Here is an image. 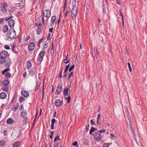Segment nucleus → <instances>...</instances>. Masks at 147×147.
<instances>
[{"instance_id":"4","label":"nucleus","mask_w":147,"mask_h":147,"mask_svg":"<svg viewBox=\"0 0 147 147\" xmlns=\"http://www.w3.org/2000/svg\"><path fill=\"white\" fill-rule=\"evenodd\" d=\"M94 138L97 141H99L101 139V136L100 133L97 132L93 134Z\"/></svg>"},{"instance_id":"38","label":"nucleus","mask_w":147,"mask_h":147,"mask_svg":"<svg viewBox=\"0 0 147 147\" xmlns=\"http://www.w3.org/2000/svg\"><path fill=\"white\" fill-rule=\"evenodd\" d=\"M9 70V69H6L4 70L2 72V74L3 75H4L5 73H6L7 71Z\"/></svg>"},{"instance_id":"25","label":"nucleus","mask_w":147,"mask_h":147,"mask_svg":"<svg viewBox=\"0 0 147 147\" xmlns=\"http://www.w3.org/2000/svg\"><path fill=\"white\" fill-rule=\"evenodd\" d=\"M56 17L54 16H52L51 18V22L53 24H54L56 20Z\"/></svg>"},{"instance_id":"60","label":"nucleus","mask_w":147,"mask_h":147,"mask_svg":"<svg viewBox=\"0 0 147 147\" xmlns=\"http://www.w3.org/2000/svg\"><path fill=\"white\" fill-rule=\"evenodd\" d=\"M89 5L88 4H87L86 5V8L87 9V11H89Z\"/></svg>"},{"instance_id":"21","label":"nucleus","mask_w":147,"mask_h":147,"mask_svg":"<svg viewBox=\"0 0 147 147\" xmlns=\"http://www.w3.org/2000/svg\"><path fill=\"white\" fill-rule=\"evenodd\" d=\"M32 66V64L29 61H28L27 63V67L28 68V69H29Z\"/></svg>"},{"instance_id":"46","label":"nucleus","mask_w":147,"mask_h":147,"mask_svg":"<svg viewBox=\"0 0 147 147\" xmlns=\"http://www.w3.org/2000/svg\"><path fill=\"white\" fill-rule=\"evenodd\" d=\"M74 65H73L71 66L69 69V72H71V71L72 70V69L74 68Z\"/></svg>"},{"instance_id":"45","label":"nucleus","mask_w":147,"mask_h":147,"mask_svg":"<svg viewBox=\"0 0 147 147\" xmlns=\"http://www.w3.org/2000/svg\"><path fill=\"white\" fill-rule=\"evenodd\" d=\"M39 88V84H38L37 83V85L36 86V88L35 90V91L36 92H37Z\"/></svg>"},{"instance_id":"8","label":"nucleus","mask_w":147,"mask_h":147,"mask_svg":"<svg viewBox=\"0 0 147 147\" xmlns=\"http://www.w3.org/2000/svg\"><path fill=\"white\" fill-rule=\"evenodd\" d=\"M35 45L34 42H32L28 45V48L29 51H32L34 48Z\"/></svg>"},{"instance_id":"36","label":"nucleus","mask_w":147,"mask_h":147,"mask_svg":"<svg viewBox=\"0 0 147 147\" xmlns=\"http://www.w3.org/2000/svg\"><path fill=\"white\" fill-rule=\"evenodd\" d=\"M24 119L23 120V121L24 123H26L27 121L29 119L28 117L24 118Z\"/></svg>"},{"instance_id":"14","label":"nucleus","mask_w":147,"mask_h":147,"mask_svg":"<svg viewBox=\"0 0 147 147\" xmlns=\"http://www.w3.org/2000/svg\"><path fill=\"white\" fill-rule=\"evenodd\" d=\"M6 97V94L4 92H3L0 94V98L1 99L5 98Z\"/></svg>"},{"instance_id":"42","label":"nucleus","mask_w":147,"mask_h":147,"mask_svg":"<svg viewBox=\"0 0 147 147\" xmlns=\"http://www.w3.org/2000/svg\"><path fill=\"white\" fill-rule=\"evenodd\" d=\"M110 144V143L104 144L103 145V147H108Z\"/></svg>"},{"instance_id":"64","label":"nucleus","mask_w":147,"mask_h":147,"mask_svg":"<svg viewBox=\"0 0 147 147\" xmlns=\"http://www.w3.org/2000/svg\"><path fill=\"white\" fill-rule=\"evenodd\" d=\"M54 147H58L59 144L58 143H55L54 145Z\"/></svg>"},{"instance_id":"11","label":"nucleus","mask_w":147,"mask_h":147,"mask_svg":"<svg viewBox=\"0 0 147 147\" xmlns=\"http://www.w3.org/2000/svg\"><path fill=\"white\" fill-rule=\"evenodd\" d=\"M15 24L14 21L13 20H11L8 22L9 26L10 27H13L14 26Z\"/></svg>"},{"instance_id":"57","label":"nucleus","mask_w":147,"mask_h":147,"mask_svg":"<svg viewBox=\"0 0 147 147\" xmlns=\"http://www.w3.org/2000/svg\"><path fill=\"white\" fill-rule=\"evenodd\" d=\"M119 12H120V15L121 16V17H122V19H123V14L122 13L121 11V9H120L119 10Z\"/></svg>"},{"instance_id":"15","label":"nucleus","mask_w":147,"mask_h":147,"mask_svg":"<svg viewBox=\"0 0 147 147\" xmlns=\"http://www.w3.org/2000/svg\"><path fill=\"white\" fill-rule=\"evenodd\" d=\"M8 29V27L7 25H5L2 28V31L4 32H6Z\"/></svg>"},{"instance_id":"47","label":"nucleus","mask_w":147,"mask_h":147,"mask_svg":"<svg viewBox=\"0 0 147 147\" xmlns=\"http://www.w3.org/2000/svg\"><path fill=\"white\" fill-rule=\"evenodd\" d=\"M53 131H51V135L49 136V137L51 139L53 138Z\"/></svg>"},{"instance_id":"59","label":"nucleus","mask_w":147,"mask_h":147,"mask_svg":"<svg viewBox=\"0 0 147 147\" xmlns=\"http://www.w3.org/2000/svg\"><path fill=\"white\" fill-rule=\"evenodd\" d=\"M50 36H51V34H49L48 35V36L47 37V40H49L50 39Z\"/></svg>"},{"instance_id":"1","label":"nucleus","mask_w":147,"mask_h":147,"mask_svg":"<svg viewBox=\"0 0 147 147\" xmlns=\"http://www.w3.org/2000/svg\"><path fill=\"white\" fill-rule=\"evenodd\" d=\"M16 35V32L14 29H10L7 34V38L11 39L15 38Z\"/></svg>"},{"instance_id":"35","label":"nucleus","mask_w":147,"mask_h":147,"mask_svg":"<svg viewBox=\"0 0 147 147\" xmlns=\"http://www.w3.org/2000/svg\"><path fill=\"white\" fill-rule=\"evenodd\" d=\"M125 111L126 112V114L127 115V116L128 117L129 115V113L127 107H126L125 108Z\"/></svg>"},{"instance_id":"52","label":"nucleus","mask_w":147,"mask_h":147,"mask_svg":"<svg viewBox=\"0 0 147 147\" xmlns=\"http://www.w3.org/2000/svg\"><path fill=\"white\" fill-rule=\"evenodd\" d=\"M24 99V98L23 97H21L20 98L19 100L20 102H21Z\"/></svg>"},{"instance_id":"40","label":"nucleus","mask_w":147,"mask_h":147,"mask_svg":"<svg viewBox=\"0 0 147 147\" xmlns=\"http://www.w3.org/2000/svg\"><path fill=\"white\" fill-rule=\"evenodd\" d=\"M5 76L6 77H10L11 76V75L9 73L7 72L5 74Z\"/></svg>"},{"instance_id":"28","label":"nucleus","mask_w":147,"mask_h":147,"mask_svg":"<svg viewBox=\"0 0 147 147\" xmlns=\"http://www.w3.org/2000/svg\"><path fill=\"white\" fill-rule=\"evenodd\" d=\"M37 33L38 34H39L41 32V29L40 28H38L36 30Z\"/></svg>"},{"instance_id":"24","label":"nucleus","mask_w":147,"mask_h":147,"mask_svg":"<svg viewBox=\"0 0 147 147\" xmlns=\"http://www.w3.org/2000/svg\"><path fill=\"white\" fill-rule=\"evenodd\" d=\"M45 54V52L44 51H41L39 54V56L40 57H43Z\"/></svg>"},{"instance_id":"9","label":"nucleus","mask_w":147,"mask_h":147,"mask_svg":"<svg viewBox=\"0 0 147 147\" xmlns=\"http://www.w3.org/2000/svg\"><path fill=\"white\" fill-rule=\"evenodd\" d=\"M62 102V101L60 99H58L55 101V104L56 106L57 107H59L61 106Z\"/></svg>"},{"instance_id":"18","label":"nucleus","mask_w":147,"mask_h":147,"mask_svg":"<svg viewBox=\"0 0 147 147\" xmlns=\"http://www.w3.org/2000/svg\"><path fill=\"white\" fill-rule=\"evenodd\" d=\"M5 64L6 66L9 67L11 65V62L9 60H7L5 62Z\"/></svg>"},{"instance_id":"53","label":"nucleus","mask_w":147,"mask_h":147,"mask_svg":"<svg viewBox=\"0 0 147 147\" xmlns=\"http://www.w3.org/2000/svg\"><path fill=\"white\" fill-rule=\"evenodd\" d=\"M12 17H13L12 16H11L10 17H6V18H5V20L6 21H8L10 19L12 18Z\"/></svg>"},{"instance_id":"62","label":"nucleus","mask_w":147,"mask_h":147,"mask_svg":"<svg viewBox=\"0 0 147 147\" xmlns=\"http://www.w3.org/2000/svg\"><path fill=\"white\" fill-rule=\"evenodd\" d=\"M90 122L91 124L92 125H93L95 124L94 121L92 119H91Z\"/></svg>"},{"instance_id":"22","label":"nucleus","mask_w":147,"mask_h":147,"mask_svg":"<svg viewBox=\"0 0 147 147\" xmlns=\"http://www.w3.org/2000/svg\"><path fill=\"white\" fill-rule=\"evenodd\" d=\"M48 44L45 43L43 45V50H46L48 47Z\"/></svg>"},{"instance_id":"58","label":"nucleus","mask_w":147,"mask_h":147,"mask_svg":"<svg viewBox=\"0 0 147 147\" xmlns=\"http://www.w3.org/2000/svg\"><path fill=\"white\" fill-rule=\"evenodd\" d=\"M41 25H42L41 24H38L37 23H35L34 24V26H41Z\"/></svg>"},{"instance_id":"41","label":"nucleus","mask_w":147,"mask_h":147,"mask_svg":"<svg viewBox=\"0 0 147 147\" xmlns=\"http://www.w3.org/2000/svg\"><path fill=\"white\" fill-rule=\"evenodd\" d=\"M70 96H69V95H68V97L66 98V99L67 100V102L68 103H69L70 102Z\"/></svg>"},{"instance_id":"32","label":"nucleus","mask_w":147,"mask_h":147,"mask_svg":"<svg viewBox=\"0 0 147 147\" xmlns=\"http://www.w3.org/2000/svg\"><path fill=\"white\" fill-rule=\"evenodd\" d=\"M5 144V141H0V146H3Z\"/></svg>"},{"instance_id":"19","label":"nucleus","mask_w":147,"mask_h":147,"mask_svg":"<svg viewBox=\"0 0 147 147\" xmlns=\"http://www.w3.org/2000/svg\"><path fill=\"white\" fill-rule=\"evenodd\" d=\"M6 122L8 124H11L13 122V120L12 119L9 118L7 120Z\"/></svg>"},{"instance_id":"30","label":"nucleus","mask_w":147,"mask_h":147,"mask_svg":"<svg viewBox=\"0 0 147 147\" xmlns=\"http://www.w3.org/2000/svg\"><path fill=\"white\" fill-rule=\"evenodd\" d=\"M3 90L5 91H7L8 89V87L7 86H4L2 88Z\"/></svg>"},{"instance_id":"48","label":"nucleus","mask_w":147,"mask_h":147,"mask_svg":"<svg viewBox=\"0 0 147 147\" xmlns=\"http://www.w3.org/2000/svg\"><path fill=\"white\" fill-rule=\"evenodd\" d=\"M135 133H133V136L134 137V139L136 141V142L137 143V139H136V135L135 134Z\"/></svg>"},{"instance_id":"63","label":"nucleus","mask_w":147,"mask_h":147,"mask_svg":"<svg viewBox=\"0 0 147 147\" xmlns=\"http://www.w3.org/2000/svg\"><path fill=\"white\" fill-rule=\"evenodd\" d=\"M30 38V36H28L26 38L25 40V41H27Z\"/></svg>"},{"instance_id":"44","label":"nucleus","mask_w":147,"mask_h":147,"mask_svg":"<svg viewBox=\"0 0 147 147\" xmlns=\"http://www.w3.org/2000/svg\"><path fill=\"white\" fill-rule=\"evenodd\" d=\"M43 59V57H39L38 59V61L39 62H40L42 61Z\"/></svg>"},{"instance_id":"20","label":"nucleus","mask_w":147,"mask_h":147,"mask_svg":"<svg viewBox=\"0 0 147 147\" xmlns=\"http://www.w3.org/2000/svg\"><path fill=\"white\" fill-rule=\"evenodd\" d=\"M72 6H78V1L77 2L78 4L76 3V0H72Z\"/></svg>"},{"instance_id":"33","label":"nucleus","mask_w":147,"mask_h":147,"mask_svg":"<svg viewBox=\"0 0 147 147\" xmlns=\"http://www.w3.org/2000/svg\"><path fill=\"white\" fill-rule=\"evenodd\" d=\"M60 140L59 137V136H57L55 138L54 140V142H55L56 141H58Z\"/></svg>"},{"instance_id":"56","label":"nucleus","mask_w":147,"mask_h":147,"mask_svg":"<svg viewBox=\"0 0 147 147\" xmlns=\"http://www.w3.org/2000/svg\"><path fill=\"white\" fill-rule=\"evenodd\" d=\"M105 129L103 130H99L98 131L100 132V133H104L105 132Z\"/></svg>"},{"instance_id":"23","label":"nucleus","mask_w":147,"mask_h":147,"mask_svg":"<svg viewBox=\"0 0 147 147\" xmlns=\"http://www.w3.org/2000/svg\"><path fill=\"white\" fill-rule=\"evenodd\" d=\"M106 6L105 5V4H104V3H103V13L104 14H105L106 13Z\"/></svg>"},{"instance_id":"2","label":"nucleus","mask_w":147,"mask_h":147,"mask_svg":"<svg viewBox=\"0 0 147 147\" xmlns=\"http://www.w3.org/2000/svg\"><path fill=\"white\" fill-rule=\"evenodd\" d=\"M8 53L6 51H2L0 53V63H3L5 61V58L7 56Z\"/></svg>"},{"instance_id":"49","label":"nucleus","mask_w":147,"mask_h":147,"mask_svg":"<svg viewBox=\"0 0 147 147\" xmlns=\"http://www.w3.org/2000/svg\"><path fill=\"white\" fill-rule=\"evenodd\" d=\"M99 119H100V117H98L97 118V121H96V123H97V124H98L99 125H100L99 121Z\"/></svg>"},{"instance_id":"7","label":"nucleus","mask_w":147,"mask_h":147,"mask_svg":"<svg viewBox=\"0 0 147 147\" xmlns=\"http://www.w3.org/2000/svg\"><path fill=\"white\" fill-rule=\"evenodd\" d=\"M62 86L61 85H58L57 87L55 93L57 94H59L62 91Z\"/></svg>"},{"instance_id":"51","label":"nucleus","mask_w":147,"mask_h":147,"mask_svg":"<svg viewBox=\"0 0 147 147\" xmlns=\"http://www.w3.org/2000/svg\"><path fill=\"white\" fill-rule=\"evenodd\" d=\"M73 74V72H71L69 74L68 77H69V78L71 77V76H72Z\"/></svg>"},{"instance_id":"27","label":"nucleus","mask_w":147,"mask_h":147,"mask_svg":"<svg viewBox=\"0 0 147 147\" xmlns=\"http://www.w3.org/2000/svg\"><path fill=\"white\" fill-rule=\"evenodd\" d=\"M19 145V142H16L14 143L13 145V147H17Z\"/></svg>"},{"instance_id":"55","label":"nucleus","mask_w":147,"mask_h":147,"mask_svg":"<svg viewBox=\"0 0 147 147\" xmlns=\"http://www.w3.org/2000/svg\"><path fill=\"white\" fill-rule=\"evenodd\" d=\"M5 48L6 49H10V47L8 45H6L5 46Z\"/></svg>"},{"instance_id":"26","label":"nucleus","mask_w":147,"mask_h":147,"mask_svg":"<svg viewBox=\"0 0 147 147\" xmlns=\"http://www.w3.org/2000/svg\"><path fill=\"white\" fill-rule=\"evenodd\" d=\"M96 130L95 128H94L93 127H92L90 129L89 131V133L90 134H91L92 132Z\"/></svg>"},{"instance_id":"37","label":"nucleus","mask_w":147,"mask_h":147,"mask_svg":"<svg viewBox=\"0 0 147 147\" xmlns=\"http://www.w3.org/2000/svg\"><path fill=\"white\" fill-rule=\"evenodd\" d=\"M94 53L95 56L97 57V55H98V52L97 49H96L95 51H94Z\"/></svg>"},{"instance_id":"13","label":"nucleus","mask_w":147,"mask_h":147,"mask_svg":"<svg viewBox=\"0 0 147 147\" xmlns=\"http://www.w3.org/2000/svg\"><path fill=\"white\" fill-rule=\"evenodd\" d=\"M69 89L68 88H65L63 90V92L64 93V95L65 96H67L68 95V94L69 93V92H70L69 91Z\"/></svg>"},{"instance_id":"54","label":"nucleus","mask_w":147,"mask_h":147,"mask_svg":"<svg viewBox=\"0 0 147 147\" xmlns=\"http://www.w3.org/2000/svg\"><path fill=\"white\" fill-rule=\"evenodd\" d=\"M78 142L77 141H75L73 144L72 145L74 146H76Z\"/></svg>"},{"instance_id":"61","label":"nucleus","mask_w":147,"mask_h":147,"mask_svg":"<svg viewBox=\"0 0 147 147\" xmlns=\"http://www.w3.org/2000/svg\"><path fill=\"white\" fill-rule=\"evenodd\" d=\"M22 109H23L24 110L23 105H22L21 106V107H20L19 108V109L20 110H21Z\"/></svg>"},{"instance_id":"16","label":"nucleus","mask_w":147,"mask_h":147,"mask_svg":"<svg viewBox=\"0 0 147 147\" xmlns=\"http://www.w3.org/2000/svg\"><path fill=\"white\" fill-rule=\"evenodd\" d=\"M2 83L4 86H7V85L8 84L9 82L7 79V80H5L3 81L2 82Z\"/></svg>"},{"instance_id":"17","label":"nucleus","mask_w":147,"mask_h":147,"mask_svg":"<svg viewBox=\"0 0 147 147\" xmlns=\"http://www.w3.org/2000/svg\"><path fill=\"white\" fill-rule=\"evenodd\" d=\"M18 103H17L16 105L13 108H12V109L13 111L14 112L16 111L18 109Z\"/></svg>"},{"instance_id":"34","label":"nucleus","mask_w":147,"mask_h":147,"mask_svg":"<svg viewBox=\"0 0 147 147\" xmlns=\"http://www.w3.org/2000/svg\"><path fill=\"white\" fill-rule=\"evenodd\" d=\"M127 64L128 65L129 71L131 72L132 71V69L131 66L129 62H128Z\"/></svg>"},{"instance_id":"12","label":"nucleus","mask_w":147,"mask_h":147,"mask_svg":"<svg viewBox=\"0 0 147 147\" xmlns=\"http://www.w3.org/2000/svg\"><path fill=\"white\" fill-rule=\"evenodd\" d=\"M27 115V113L26 111L24 110L22 112H21V116L22 117H26Z\"/></svg>"},{"instance_id":"39","label":"nucleus","mask_w":147,"mask_h":147,"mask_svg":"<svg viewBox=\"0 0 147 147\" xmlns=\"http://www.w3.org/2000/svg\"><path fill=\"white\" fill-rule=\"evenodd\" d=\"M130 126L131 131L132 133H135V131L132 127V126L131 124H130Z\"/></svg>"},{"instance_id":"5","label":"nucleus","mask_w":147,"mask_h":147,"mask_svg":"<svg viewBox=\"0 0 147 147\" xmlns=\"http://www.w3.org/2000/svg\"><path fill=\"white\" fill-rule=\"evenodd\" d=\"M7 5L6 3H2L1 6L2 11L4 13H5L7 11Z\"/></svg>"},{"instance_id":"50","label":"nucleus","mask_w":147,"mask_h":147,"mask_svg":"<svg viewBox=\"0 0 147 147\" xmlns=\"http://www.w3.org/2000/svg\"><path fill=\"white\" fill-rule=\"evenodd\" d=\"M56 120L55 119H53L51 121V124H54V123L55 122Z\"/></svg>"},{"instance_id":"29","label":"nucleus","mask_w":147,"mask_h":147,"mask_svg":"<svg viewBox=\"0 0 147 147\" xmlns=\"http://www.w3.org/2000/svg\"><path fill=\"white\" fill-rule=\"evenodd\" d=\"M69 64L67 65L66 67H65V69L64 73L65 74L67 71L68 69V68H69Z\"/></svg>"},{"instance_id":"43","label":"nucleus","mask_w":147,"mask_h":147,"mask_svg":"<svg viewBox=\"0 0 147 147\" xmlns=\"http://www.w3.org/2000/svg\"><path fill=\"white\" fill-rule=\"evenodd\" d=\"M89 127V124H88L86 125L85 129L86 131H88Z\"/></svg>"},{"instance_id":"6","label":"nucleus","mask_w":147,"mask_h":147,"mask_svg":"<svg viewBox=\"0 0 147 147\" xmlns=\"http://www.w3.org/2000/svg\"><path fill=\"white\" fill-rule=\"evenodd\" d=\"M50 11L48 9L45 10L44 12L42 14L44 15V17H45V18L47 19L48 17H50Z\"/></svg>"},{"instance_id":"3","label":"nucleus","mask_w":147,"mask_h":147,"mask_svg":"<svg viewBox=\"0 0 147 147\" xmlns=\"http://www.w3.org/2000/svg\"><path fill=\"white\" fill-rule=\"evenodd\" d=\"M78 9V6H72V10L71 11V16L72 20L74 21V18L77 14Z\"/></svg>"},{"instance_id":"31","label":"nucleus","mask_w":147,"mask_h":147,"mask_svg":"<svg viewBox=\"0 0 147 147\" xmlns=\"http://www.w3.org/2000/svg\"><path fill=\"white\" fill-rule=\"evenodd\" d=\"M41 17H42V24L44 25L45 24V20L44 19V15L43 14H42L41 15Z\"/></svg>"},{"instance_id":"10","label":"nucleus","mask_w":147,"mask_h":147,"mask_svg":"<svg viewBox=\"0 0 147 147\" xmlns=\"http://www.w3.org/2000/svg\"><path fill=\"white\" fill-rule=\"evenodd\" d=\"M21 94L25 97H27L29 95V93L28 92L24 90L21 91Z\"/></svg>"}]
</instances>
